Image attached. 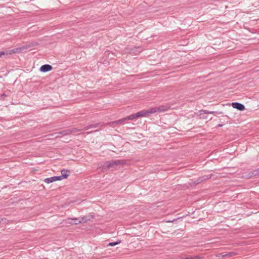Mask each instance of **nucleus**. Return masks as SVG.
I'll use <instances>...</instances> for the list:
<instances>
[{
    "mask_svg": "<svg viewBox=\"0 0 259 259\" xmlns=\"http://www.w3.org/2000/svg\"><path fill=\"white\" fill-rule=\"evenodd\" d=\"M147 116H148L147 110H143L138 112H137L135 114L128 116L126 118L122 119V121H124L125 120H133L135 118H138L139 117H144Z\"/></svg>",
    "mask_w": 259,
    "mask_h": 259,
    "instance_id": "1",
    "label": "nucleus"
},
{
    "mask_svg": "<svg viewBox=\"0 0 259 259\" xmlns=\"http://www.w3.org/2000/svg\"><path fill=\"white\" fill-rule=\"evenodd\" d=\"M67 223L69 224L70 225H77L81 223L85 222L86 220L84 218H81V219L79 218H68L65 220Z\"/></svg>",
    "mask_w": 259,
    "mask_h": 259,
    "instance_id": "4",
    "label": "nucleus"
},
{
    "mask_svg": "<svg viewBox=\"0 0 259 259\" xmlns=\"http://www.w3.org/2000/svg\"><path fill=\"white\" fill-rule=\"evenodd\" d=\"M61 173L62 174V176L58 177L61 178L62 180L63 179H67V178L70 174V171L68 169H63L61 170Z\"/></svg>",
    "mask_w": 259,
    "mask_h": 259,
    "instance_id": "6",
    "label": "nucleus"
},
{
    "mask_svg": "<svg viewBox=\"0 0 259 259\" xmlns=\"http://www.w3.org/2000/svg\"><path fill=\"white\" fill-rule=\"evenodd\" d=\"M167 110L166 108H165L163 106H160L159 107H156L154 108H150L148 110H146L147 112L148 115L149 116L151 114H153L156 112H164Z\"/></svg>",
    "mask_w": 259,
    "mask_h": 259,
    "instance_id": "3",
    "label": "nucleus"
},
{
    "mask_svg": "<svg viewBox=\"0 0 259 259\" xmlns=\"http://www.w3.org/2000/svg\"><path fill=\"white\" fill-rule=\"evenodd\" d=\"M218 126H219V127H220V126H222V125L219 124V125H218Z\"/></svg>",
    "mask_w": 259,
    "mask_h": 259,
    "instance_id": "14",
    "label": "nucleus"
},
{
    "mask_svg": "<svg viewBox=\"0 0 259 259\" xmlns=\"http://www.w3.org/2000/svg\"><path fill=\"white\" fill-rule=\"evenodd\" d=\"M201 114H212L213 112H208L206 110H201L200 111Z\"/></svg>",
    "mask_w": 259,
    "mask_h": 259,
    "instance_id": "12",
    "label": "nucleus"
},
{
    "mask_svg": "<svg viewBox=\"0 0 259 259\" xmlns=\"http://www.w3.org/2000/svg\"><path fill=\"white\" fill-rule=\"evenodd\" d=\"M120 242H121L120 240L117 241V242H111L108 244V246H115V245H116L119 244Z\"/></svg>",
    "mask_w": 259,
    "mask_h": 259,
    "instance_id": "10",
    "label": "nucleus"
},
{
    "mask_svg": "<svg viewBox=\"0 0 259 259\" xmlns=\"http://www.w3.org/2000/svg\"><path fill=\"white\" fill-rule=\"evenodd\" d=\"M259 175V169L257 170H254L253 172L249 174L248 178L252 177H255Z\"/></svg>",
    "mask_w": 259,
    "mask_h": 259,
    "instance_id": "9",
    "label": "nucleus"
},
{
    "mask_svg": "<svg viewBox=\"0 0 259 259\" xmlns=\"http://www.w3.org/2000/svg\"><path fill=\"white\" fill-rule=\"evenodd\" d=\"M61 178L59 177L58 176H54L49 178H46L44 180V182L47 184H50L53 183L54 182L61 181Z\"/></svg>",
    "mask_w": 259,
    "mask_h": 259,
    "instance_id": "5",
    "label": "nucleus"
},
{
    "mask_svg": "<svg viewBox=\"0 0 259 259\" xmlns=\"http://www.w3.org/2000/svg\"><path fill=\"white\" fill-rule=\"evenodd\" d=\"M27 49V47L26 46H22L19 48H16L14 49L9 50V51H5V54L6 56L8 55H11L17 53H21L23 50H26Z\"/></svg>",
    "mask_w": 259,
    "mask_h": 259,
    "instance_id": "2",
    "label": "nucleus"
},
{
    "mask_svg": "<svg viewBox=\"0 0 259 259\" xmlns=\"http://www.w3.org/2000/svg\"><path fill=\"white\" fill-rule=\"evenodd\" d=\"M232 106L233 108H236L240 111H243L245 109V106L243 104L237 102L232 103Z\"/></svg>",
    "mask_w": 259,
    "mask_h": 259,
    "instance_id": "7",
    "label": "nucleus"
},
{
    "mask_svg": "<svg viewBox=\"0 0 259 259\" xmlns=\"http://www.w3.org/2000/svg\"><path fill=\"white\" fill-rule=\"evenodd\" d=\"M53 67L49 64H46L41 66L39 69L40 71L42 72L50 71L52 70Z\"/></svg>",
    "mask_w": 259,
    "mask_h": 259,
    "instance_id": "8",
    "label": "nucleus"
},
{
    "mask_svg": "<svg viewBox=\"0 0 259 259\" xmlns=\"http://www.w3.org/2000/svg\"><path fill=\"white\" fill-rule=\"evenodd\" d=\"M5 51H1L0 52V58H1L3 56H6L5 54Z\"/></svg>",
    "mask_w": 259,
    "mask_h": 259,
    "instance_id": "13",
    "label": "nucleus"
},
{
    "mask_svg": "<svg viewBox=\"0 0 259 259\" xmlns=\"http://www.w3.org/2000/svg\"><path fill=\"white\" fill-rule=\"evenodd\" d=\"M201 257L199 256H190L183 259H200Z\"/></svg>",
    "mask_w": 259,
    "mask_h": 259,
    "instance_id": "11",
    "label": "nucleus"
}]
</instances>
